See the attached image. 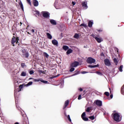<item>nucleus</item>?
Returning a JSON list of instances; mask_svg holds the SVG:
<instances>
[{
	"instance_id": "nucleus-1",
	"label": "nucleus",
	"mask_w": 124,
	"mask_h": 124,
	"mask_svg": "<svg viewBox=\"0 0 124 124\" xmlns=\"http://www.w3.org/2000/svg\"><path fill=\"white\" fill-rule=\"evenodd\" d=\"M112 116L114 121H115V122H117L118 123H119V122H121V121H122V116H121L120 113H112Z\"/></svg>"
},
{
	"instance_id": "nucleus-2",
	"label": "nucleus",
	"mask_w": 124,
	"mask_h": 124,
	"mask_svg": "<svg viewBox=\"0 0 124 124\" xmlns=\"http://www.w3.org/2000/svg\"><path fill=\"white\" fill-rule=\"evenodd\" d=\"M87 61L88 63L90 64L94 63L95 62V60L92 57L88 58Z\"/></svg>"
},
{
	"instance_id": "nucleus-3",
	"label": "nucleus",
	"mask_w": 124,
	"mask_h": 124,
	"mask_svg": "<svg viewBox=\"0 0 124 124\" xmlns=\"http://www.w3.org/2000/svg\"><path fill=\"white\" fill-rule=\"evenodd\" d=\"M42 14H43V16L44 18H49V17H50V13L48 12H42Z\"/></svg>"
},
{
	"instance_id": "nucleus-4",
	"label": "nucleus",
	"mask_w": 124,
	"mask_h": 124,
	"mask_svg": "<svg viewBox=\"0 0 124 124\" xmlns=\"http://www.w3.org/2000/svg\"><path fill=\"white\" fill-rule=\"evenodd\" d=\"M94 103H95L96 105L99 106V107L102 106V101L99 100H96L94 101Z\"/></svg>"
},
{
	"instance_id": "nucleus-5",
	"label": "nucleus",
	"mask_w": 124,
	"mask_h": 124,
	"mask_svg": "<svg viewBox=\"0 0 124 124\" xmlns=\"http://www.w3.org/2000/svg\"><path fill=\"white\" fill-rule=\"evenodd\" d=\"M86 117V112H83L81 115V118L83 121H85L86 122L89 121V118L85 117Z\"/></svg>"
},
{
	"instance_id": "nucleus-6",
	"label": "nucleus",
	"mask_w": 124,
	"mask_h": 124,
	"mask_svg": "<svg viewBox=\"0 0 124 124\" xmlns=\"http://www.w3.org/2000/svg\"><path fill=\"white\" fill-rule=\"evenodd\" d=\"M18 43V40L17 39V38H16V37H14L12 38V44H13V46H15V45H14V43Z\"/></svg>"
},
{
	"instance_id": "nucleus-7",
	"label": "nucleus",
	"mask_w": 124,
	"mask_h": 124,
	"mask_svg": "<svg viewBox=\"0 0 124 124\" xmlns=\"http://www.w3.org/2000/svg\"><path fill=\"white\" fill-rule=\"evenodd\" d=\"M88 2L87 1L85 0L84 1L82 2V6L85 9H87L88 8Z\"/></svg>"
},
{
	"instance_id": "nucleus-8",
	"label": "nucleus",
	"mask_w": 124,
	"mask_h": 124,
	"mask_svg": "<svg viewBox=\"0 0 124 124\" xmlns=\"http://www.w3.org/2000/svg\"><path fill=\"white\" fill-rule=\"evenodd\" d=\"M105 64L106 65H107V66H110L111 65V63L110 62V61L108 59H105L104 60Z\"/></svg>"
},
{
	"instance_id": "nucleus-9",
	"label": "nucleus",
	"mask_w": 124,
	"mask_h": 124,
	"mask_svg": "<svg viewBox=\"0 0 124 124\" xmlns=\"http://www.w3.org/2000/svg\"><path fill=\"white\" fill-rule=\"evenodd\" d=\"M79 65V62H75L72 63V66L73 67H77Z\"/></svg>"
},
{
	"instance_id": "nucleus-10",
	"label": "nucleus",
	"mask_w": 124,
	"mask_h": 124,
	"mask_svg": "<svg viewBox=\"0 0 124 124\" xmlns=\"http://www.w3.org/2000/svg\"><path fill=\"white\" fill-rule=\"evenodd\" d=\"M33 4L34 6L37 7L39 5L38 1L37 0H33Z\"/></svg>"
},
{
	"instance_id": "nucleus-11",
	"label": "nucleus",
	"mask_w": 124,
	"mask_h": 124,
	"mask_svg": "<svg viewBox=\"0 0 124 124\" xmlns=\"http://www.w3.org/2000/svg\"><path fill=\"white\" fill-rule=\"evenodd\" d=\"M50 22L51 23V25H53L54 26H56V25H57V22L55 20L51 19L50 20Z\"/></svg>"
},
{
	"instance_id": "nucleus-12",
	"label": "nucleus",
	"mask_w": 124,
	"mask_h": 124,
	"mask_svg": "<svg viewBox=\"0 0 124 124\" xmlns=\"http://www.w3.org/2000/svg\"><path fill=\"white\" fill-rule=\"evenodd\" d=\"M93 25V20L90 21L88 23V27H89V28H92Z\"/></svg>"
},
{
	"instance_id": "nucleus-13",
	"label": "nucleus",
	"mask_w": 124,
	"mask_h": 124,
	"mask_svg": "<svg viewBox=\"0 0 124 124\" xmlns=\"http://www.w3.org/2000/svg\"><path fill=\"white\" fill-rule=\"evenodd\" d=\"M52 44H53V45H55L56 46H58V44H59V43L58 42V41L55 39L52 41Z\"/></svg>"
},
{
	"instance_id": "nucleus-14",
	"label": "nucleus",
	"mask_w": 124,
	"mask_h": 124,
	"mask_svg": "<svg viewBox=\"0 0 124 124\" xmlns=\"http://www.w3.org/2000/svg\"><path fill=\"white\" fill-rule=\"evenodd\" d=\"M95 39L98 42V43H100L101 42H102L103 40L102 38H100L98 37H95Z\"/></svg>"
},
{
	"instance_id": "nucleus-15",
	"label": "nucleus",
	"mask_w": 124,
	"mask_h": 124,
	"mask_svg": "<svg viewBox=\"0 0 124 124\" xmlns=\"http://www.w3.org/2000/svg\"><path fill=\"white\" fill-rule=\"evenodd\" d=\"M98 66H99V65L98 64L94 65H89L88 66V67H90V68H94L95 67H98Z\"/></svg>"
},
{
	"instance_id": "nucleus-16",
	"label": "nucleus",
	"mask_w": 124,
	"mask_h": 124,
	"mask_svg": "<svg viewBox=\"0 0 124 124\" xmlns=\"http://www.w3.org/2000/svg\"><path fill=\"white\" fill-rule=\"evenodd\" d=\"M69 103V101L67 100L65 102L64 107H63V109H65L66 107H67V106L68 105Z\"/></svg>"
},
{
	"instance_id": "nucleus-17",
	"label": "nucleus",
	"mask_w": 124,
	"mask_h": 124,
	"mask_svg": "<svg viewBox=\"0 0 124 124\" xmlns=\"http://www.w3.org/2000/svg\"><path fill=\"white\" fill-rule=\"evenodd\" d=\"M73 52V50L71 49V48L68 49V50L66 52L67 55H69V54H71Z\"/></svg>"
},
{
	"instance_id": "nucleus-18",
	"label": "nucleus",
	"mask_w": 124,
	"mask_h": 124,
	"mask_svg": "<svg viewBox=\"0 0 124 124\" xmlns=\"http://www.w3.org/2000/svg\"><path fill=\"white\" fill-rule=\"evenodd\" d=\"M34 14L37 17V16H39V12L38 11H34Z\"/></svg>"
},
{
	"instance_id": "nucleus-19",
	"label": "nucleus",
	"mask_w": 124,
	"mask_h": 124,
	"mask_svg": "<svg viewBox=\"0 0 124 124\" xmlns=\"http://www.w3.org/2000/svg\"><path fill=\"white\" fill-rule=\"evenodd\" d=\"M62 49H63L64 51H67V50H68V49H69V47L67 46H62Z\"/></svg>"
},
{
	"instance_id": "nucleus-20",
	"label": "nucleus",
	"mask_w": 124,
	"mask_h": 124,
	"mask_svg": "<svg viewBox=\"0 0 124 124\" xmlns=\"http://www.w3.org/2000/svg\"><path fill=\"white\" fill-rule=\"evenodd\" d=\"M46 36H47V38L48 39H52V35L50 34L49 33H46Z\"/></svg>"
},
{
	"instance_id": "nucleus-21",
	"label": "nucleus",
	"mask_w": 124,
	"mask_h": 124,
	"mask_svg": "<svg viewBox=\"0 0 124 124\" xmlns=\"http://www.w3.org/2000/svg\"><path fill=\"white\" fill-rule=\"evenodd\" d=\"M20 76L25 77V76H27V73L26 72H22Z\"/></svg>"
},
{
	"instance_id": "nucleus-22",
	"label": "nucleus",
	"mask_w": 124,
	"mask_h": 124,
	"mask_svg": "<svg viewBox=\"0 0 124 124\" xmlns=\"http://www.w3.org/2000/svg\"><path fill=\"white\" fill-rule=\"evenodd\" d=\"M123 68H124V66L121 65L119 68V70L120 71V72H123Z\"/></svg>"
},
{
	"instance_id": "nucleus-23",
	"label": "nucleus",
	"mask_w": 124,
	"mask_h": 124,
	"mask_svg": "<svg viewBox=\"0 0 124 124\" xmlns=\"http://www.w3.org/2000/svg\"><path fill=\"white\" fill-rule=\"evenodd\" d=\"M32 85V81H30L26 85V87H29V86H31Z\"/></svg>"
},
{
	"instance_id": "nucleus-24",
	"label": "nucleus",
	"mask_w": 124,
	"mask_h": 124,
	"mask_svg": "<svg viewBox=\"0 0 124 124\" xmlns=\"http://www.w3.org/2000/svg\"><path fill=\"white\" fill-rule=\"evenodd\" d=\"M23 57H25V58H29V53L26 52L24 53V54H23Z\"/></svg>"
},
{
	"instance_id": "nucleus-25",
	"label": "nucleus",
	"mask_w": 124,
	"mask_h": 124,
	"mask_svg": "<svg viewBox=\"0 0 124 124\" xmlns=\"http://www.w3.org/2000/svg\"><path fill=\"white\" fill-rule=\"evenodd\" d=\"M17 92L19 93L20 91L19 90H15V97L16 98L17 97Z\"/></svg>"
},
{
	"instance_id": "nucleus-26",
	"label": "nucleus",
	"mask_w": 124,
	"mask_h": 124,
	"mask_svg": "<svg viewBox=\"0 0 124 124\" xmlns=\"http://www.w3.org/2000/svg\"><path fill=\"white\" fill-rule=\"evenodd\" d=\"M80 27H84V28H87L88 27V25H87V24L82 23L80 25Z\"/></svg>"
},
{
	"instance_id": "nucleus-27",
	"label": "nucleus",
	"mask_w": 124,
	"mask_h": 124,
	"mask_svg": "<svg viewBox=\"0 0 124 124\" xmlns=\"http://www.w3.org/2000/svg\"><path fill=\"white\" fill-rule=\"evenodd\" d=\"M95 73L100 76H102V75H103V74L100 72L97 71L95 72Z\"/></svg>"
},
{
	"instance_id": "nucleus-28",
	"label": "nucleus",
	"mask_w": 124,
	"mask_h": 124,
	"mask_svg": "<svg viewBox=\"0 0 124 124\" xmlns=\"http://www.w3.org/2000/svg\"><path fill=\"white\" fill-rule=\"evenodd\" d=\"M41 82H42V83H44V84H48V81L46 80H43L42 78L41 79Z\"/></svg>"
},
{
	"instance_id": "nucleus-29",
	"label": "nucleus",
	"mask_w": 124,
	"mask_h": 124,
	"mask_svg": "<svg viewBox=\"0 0 124 124\" xmlns=\"http://www.w3.org/2000/svg\"><path fill=\"white\" fill-rule=\"evenodd\" d=\"M113 61L115 64L117 65L118 64V60H117V58H114Z\"/></svg>"
},
{
	"instance_id": "nucleus-30",
	"label": "nucleus",
	"mask_w": 124,
	"mask_h": 124,
	"mask_svg": "<svg viewBox=\"0 0 124 124\" xmlns=\"http://www.w3.org/2000/svg\"><path fill=\"white\" fill-rule=\"evenodd\" d=\"M33 81H34V82H39V81L41 82V78H38L37 79H33Z\"/></svg>"
},
{
	"instance_id": "nucleus-31",
	"label": "nucleus",
	"mask_w": 124,
	"mask_h": 124,
	"mask_svg": "<svg viewBox=\"0 0 124 124\" xmlns=\"http://www.w3.org/2000/svg\"><path fill=\"white\" fill-rule=\"evenodd\" d=\"M64 82L63 81H62L60 84V88H63Z\"/></svg>"
},
{
	"instance_id": "nucleus-32",
	"label": "nucleus",
	"mask_w": 124,
	"mask_h": 124,
	"mask_svg": "<svg viewBox=\"0 0 124 124\" xmlns=\"http://www.w3.org/2000/svg\"><path fill=\"white\" fill-rule=\"evenodd\" d=\"M44 55L45 57H46V58L49 57V55H48V54L46 52H44Z\"/></svg>"
},
{
	"instance_id": "nucleus-33",
	"label": "nucleus",
	"mask_w": 124,
	"mask_h": 124,
	"mask_svg": "<svg viewBox=\"0 0 124 124\" xmlns=\"http://www.w3.org/2000/svg\"><path fill=\"white\" fill-rule=\"evenodd\" d=\"M20 7L22 10H24V6L23 5V3L22 2L20 4Z\"/></svg>"
},
{
	"instance_id": "nucleus-34",
	"label": "nucleus",
	"mask_w": 124,
	"mask_h": 124,
	"mask_svg": "<svg viewBox=\"0 0 124 124\" xmlns=\"http://www.w3.org/2000/svg\"><path fill=\"white\" fill-rule=\"evenodd\" d=\"M92 109V108L88 107L87 108V109L86 110V112H90L91 111V109Z\"/></svg>"
},
{
	"instance_id": "nucleus-35",
	"label": "nucleus",
	"mask_w": 124,
	"mask_h": 124,
	"mask_svg": "<svg viewBox=\"0 0 124 124\" xmlns=\"http://www.w3.org/2000/svg\"><path fill=\"white\" fill-rule=\"evenodd\" d=\"M74 37H75V38H78V37H79V35H78V34L76 33L74 36Z\"/></svg>"
},
{
	"instance_id": "nucleus-36",
	"label": "nucleus",
	"mask_w": 124,
	"mask_h": 124,
	"mask_svg": "<svg viewBox=\"0 0 124 124\" xmlns=\"http://www.w3.org/2000/svg\"><path fill=\"white\" fill-rule=\"evenodd\" d=\"M29 73H30V75H32V74H33V73H34V72L33 71V70H31L29 72Z\"/></svg>"
},
{
	"instance_id": "nucleus-37",
	"label": "nucleus",
	"mask_w": 124,
	"mask_h": 124,
	"mask_svg": "<svg viewBox=\"0 0 124 124\" xmlns=\"http://www.w3.org/2000/svg\"><path fill=\"white\" fill-rule=\"evenodd\" d=\"M74 70H75V68H71L70 69V72H73V71H74Z\"/></svg>"
},
{
	"instance_id": "nucleus-38",
	"label": "nucleus",
	"mask_w": 124,
	"mask_h": 124,
	"mask_svg": "<svg viewBox=\"0 0 124 124\" xmlns=\"http://www.w3.org/2000/svg\"><path fill=\"white\" fill-rule=\"evenodd\" d=\"M105 94L107 96H109V95H110V93L108 92H105Z\"/></svg>"
},
{
	"instance_id": "nucleus-39",
	"label": "nucleus",
	"mask_w": 124,
	"mask_h": 124,
	"mask_svg": "<svg viewBox=\"0 0 124 124\" xmlns=\"http://www.w3.org/2000/svg\"><path fill=\"white\" fill-rule=\"evenodd\" d=\"M89 119L91 120H93L94 119V116H92L89 117Z\"/></svg>"
},
{
	"instance_id": "nucleus-40",
	"label": "nucleus",
	"mask_w": 124,
	"mask_h": 124,
	"mask_svg": "<svg viewBox=\"0 0 124 124\" xmlns=\"http://www.w3.org/2000/svg\"><path fill=\"white\" fill-rule=\"evenodd\" d=\"M21 67L24 68L26 66V64L24 63H22L21 64Z\"/></svg>"
},
{
	"instance_id": "nucleus-41",
	"label": "nucleus",
	"mask_w": 124,
	"mask_h": 124,
	"mask_svg": "<svg viewBox=\"0 0 124 124\" xmlns=\"http://www.w3.org/2000/svg\"><path fill=\"white\" fill-rule=\"evenodd\" d=\"M27 2L30 4V5H31V0H26Z\"/></svg>"
},
{
	"instance_id": "nucleus-42",
	"label": "nucleus",
	"mask_w": 124,
	"mask_h": 124,
	"mask_svg": "<svg viewBox=\"0 0 124 124\" xmlns=\"http://www.w3.org/2000/svg\"><path fill=\"white\" fill-rule=\"evenodd\" d=\"M67 118H68V120H69V122H71V119H70V116L69 115H68V116H67Z\"/></svg>"
},
{
	"instance_id": "nucleus-43",
	"label": "nucleus",
	"mask_w": 124,
	"mask_h": 124,
	"mask_svg": "<svg viewBox=\"0 0 124 124\" xmlns=\"http://www.w3.org/2000/svg\"><path fill=\"white\" fill-rule=\"evenodd\" d=\"M22 52L23 55H25V53H26L27 52H26V50H22Z\"/></svg>"
},
{
	"instance_id": "nucleus-44",
	"label": "nucleus",
	"mask_w": 124,
	"mask_h": 124,
	"mask_svg": "<svg viewBox=\"0 0 124 124\" xmlns=\"http://www.w3.org/2000/svg\"><path fill=\"white\" fill-rule=\"evenodd\" d=\"M82 99V96L81 95H79L78 97V100H80V99Z\"/></svg>"
},
{
	"instance_id": "nucleus-45",
	"label": "nucleus",
	"mask_w": 124,
	"mask_h": 124,
	"mask_svg": "<svg viewBox=\"0 0 124 124\" xmlns=\"http://www.w3.org/2000/svg\"><path fill=\"white\" fill-rule=\"evenodd\" d=\"M38 72H39V73H43V74L45 73H44V71H42V70H39V71H38Z\"/></svg>"
},
{
	"instance_id": "nucleus-46",
	"label": "nucleus",
	"mask_w": 124,
	"mask_h": 124,
	"mask_svg": "<svg viewBox=\"0 0 124 124\" xmlns=\"http://www.w3.org/2000/svg\"><path fill=\"white\" fill-rule=\"evenodd\" d=\"M81 74H86V73H88V72L82 71L81 72Z\"/></svg>"
},
{
	"instance_id": "nucleus-47",
	"label": "nucleus",
	"mask_w": 124,
	"mask_h": 124,
	"mask_svg": "<svg viewBox=\"0 0 124 124\" xmlns=\"http://www.w3.org/2000/svg\"><path fill=\"white\" fill-rule=\"evenodd\" d=\"M79 71H78V72H76L75 74H74V75H73V76H75V75H78V74H79Z\"/></svg>"
},
{
	"instance_id": "nucleus-48",
	"label": "nucleus",
	"mask_w": 124,
	"mask_h": 124,
	"mask_svg": "<svg viewBox=\"0 0 124 124\" xmlns=\"http://www.w3.org/2000/svg\"><path fill=\"white\" fill-rule=\"evenodd\" d=\"M72 3L73 6H74V5L76 4V3H75V2H74V1H72Z\"/></svg>"
},
{
	"instance_id": "nucleus-49",
	"label": "nucleus",
	"mask_w": 124,
	"mask_h": 124,
	"mask_svg": "<svg viewBox=\"0 0 124 124\" xmlns=\"http://www.w3.org/2000/svg\"><path fill=\"white\" fill-rule=\"evenodd\" d=\"M19 89H23V85H20L19 87Z\"/></svg>"
},
{
	"instance_id": "nucleus-50",
	"label": "nucleus",
	"mask_w": 124,
	"mask_h": 124,
	"mask_svg": "<svg viewBox=\"0 0 124 124\" xmlns=\"http://www.w3.org/2000/svg\"><path fill=\"white\" fill-rule=\"evenodd\" d=\"M78 90H79L80 92H82L83 91V89L82 88H79Z\"/></svg>"
},
{
	"instance_id": "nucleus-51",
	"label": "nucleus",
	"mask_w": 124,
	"mask_h": 124,
	"mask_svg": "<svg viewBox=\"0 0 124 124\" xmlns=\"http://www.w3.org/2000/svg\"><path fill=\"white\" fill-rule=\"evenodd\" d=\"M31 31L32 32V33H34V30L32 29V30H31Z\"/></svg>"
},
{
	"instance_id": "nucleus-52",
	"label": "nucleus",
	"mask_w": 124,
	"mask_h": 124,
	"mask_svg": "<svg viewBox=\"0 0 124 124\" xmlns=\"http://www.w3.org/2000/svg\"><path fill=\"white\" fill-rule=\"evenodd\" d=\"M92 36H93V37L94 38H95V37H95V36L94 35H93V34L92 35Z\"/></svg>"
},
{
	"instance_id": "nucleus-53",
	"label": "nucleus",
	"mask_w": 124,
	"mask_h": 124,
	"mask_svg": "<svg viewBox=\"0 0 124 124\" xmlns=\"http://www.w3.org/2000/svg\"><path fill=\"white\" fill-rule=\"evenodd\" d=\"M110 98H113V94H111L110 95Z\"/></svg>"
},
{
	"instance_id": "nucleus-54",
	"label": "nucleus",
	"mask_w": 124,
	"mask_h": 124,
	"mask_svg": "<svg viewBox=\"0 0 124 124\" xmlns=\"http://www.w3.org/2000/svg\"><path fill=\"white\" fill-rule=\"evenodd\" d=\"M64 115L66 116V117H67V115H66V112H64Z\"/></svg>"
},
{
	"instance_id": "nucleus-55",
	"label": "nucleus",
	"mask_w": 124,
	"mask_h": 124,
	"mask_svg": "<svg viewBox=\"0 0 124 124\" xmlns=\"http://www.w3.org/2000/svg\"><path fill=\"white\" fill-rule=\"evenodd\" d=\"M31 79H33V78H29V80H31Z\"/></svg>"
},
{
	"instance_id": "nucleus-56",
	"label": "nucleus",
	"mask_w": 124,
	"mask_h": 124,
	"mask_svg": "<svg viewBox=\"0 0 124 124\" xmlns=\"http://www.w3.org/2000/svg\"><path fill=\"white\" fill-rule=\"evenodd\" d=\"M101 56H104V54L103 53H101Z\"/></svg>"
},
{
	"instance_id": "nucleus-57",
	"label": "nucleus",
	"mask_w": 124,
	"mask_h": 124,
	"mask_svg": "<svg viewBox=\"0 0 124 124\" xmlns=\"http://www.w3.org/2000/svg\"><path fill=\"white\" fill-rule=\"evenodd\" d=\"M27 33H28V34H31V33H30L29 32H28Z\"/></svg>"
},
{
	"instance_id": "nucleus-58",
	"label": "nucleus",
	"mask_w": 124,
	"mask_h": 124,
	"mask_svg": "<svg viewBox=\"0 0 124 124\" xmlns=\"http://www.w3.org/2000/svg\"><path fill=\"white\" fill-rule=\"evenodd\" d=\"M61 36H62V33H61Z\"/></svg>"
},
{
	"instance_id": "nucleus-59",
	"label": "nucleus",
	"mask_w": 124,
	"mask_h": 124,
	"mask_svg": "<svg viewBox=\"0 0 124 124\" xmlns=\"http://www.w3.org/2000/svg\"><path fill=\"white\" fill-rule=\"evenodd\" d=\"M15 124H19L18 123H16Z\"/></svg>"
},
{
	"instance_id": "nucleus-60",
	"label": "nucleus",
	"mask_w": 124,
	"mask_h": 124,
	"mask_svg": "<svg viewBox=\"0 0 124 124\" xmlns=\"http://www.w3.org/2000/svg\"><path fill=\"white\" fill-rule=\"evenodd\" d=\"M20 24H21V25H22V22H20Z\"/></svg>"
}]
</instances>
